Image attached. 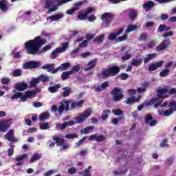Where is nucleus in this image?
Instances as JSON below:
<instances>
[{
    "label": "nucleus",
    "instance_id": "nucleus-1",
    "mask_svg": "<svg viewBox=\"0 0 176 176\" xmlns=\"http://www.w3.org/2000/svg\"><path fill=\"white\" fill-rule=\"evenodd\" d=\"M91 109H89L86 110L84 113L80 114L78 116L74 118V120L65 122L63 124L57 123L56 129V130H65L68 126H74V124L83 123V122L91 115Z\"/></svg>",
    "mask_w": 176,
    "mask_h": 176
},
{
    "label": "nucleus",
    "instance_id": "nucleus-2",
    "mask_svg": "<svg viewBox=\"0 0 176 176\" xmlns=\"http://www.w3.org/2000/svg\"><path fill=\"white\" fill-rule=\"evenodd\" d=\"M46 41L41 39V37H36L34 40H30L25 43V49L27 50L28 54H36L39 50V47L45 45Z\"/></svg>",
    "mask_w": 176,
    "mask_h": 176
},
{
    "label": "nucleus",
    "instance_id": "nucleus-3",
    "mask_svg": "<svg viewBox=\"0 0 176 176\" xmlns=\"http://www.w3.org/2000/svg\"><path fill=\"white\" fill-rule=\"evenodd\" d=\"M71 1L72 0H44V2L45 6L46 9H49V12H56V10L57 9L56 3L60 6L63 5V3L71 2Z\"/></svg>",
    "mask_w": 176,
    "mask_h": 176
},
{
    "label": "nucleus",
    "instance_id": "nucleus-4",
    "mask_svg": "<svg viewBox=\"0 0 176 176\" xmlns=\"http://www.w3.org/2000/svg\"><path fill=\"white\" fill-rule=\"evenodd\" d=\"M19 17L22 21H25L28 23V24H35L36 21H38L35 19V15L32 13V11L31 10H28L24 12H21L19 14Z\"/></svg>",
    "mask_w": 176,
    "mask_h": 176
},
{
    "label": "nucleus",
    "instance_id": "nucleus-5",
    "mask_svg": "<svg viewBox=\"0 0 176 176\" xmlns=\"http://www.w3.org/2000/svg\"><path fill=\"white\" fill-rule=\"evenodd\" d=\"M123 32V29H120L119 31L116 32H113L109 34L108 39L110 42H113V41H116V42H123V41H126L127 39V34H124L122 36H119Z\"/></svg>",
    "mask_w": 176,
    "mask_h": 176
},
{
    "label": "nucleus",
    "instance_id": "nucleus-6",
    "mask_svg": "<svg viewBox=\"0 0 176 176\" xmlns=\"http://www.w3.org/2000/svg\"><path fill=\"white\" fill-rule=\"evenodd\" d=\"M120 69L118 66H113L110 67L108 70H104L102 72V78L103 79H107L109 76H115L118 75Z\"/></svg>",
    "mask_w": 176,
    "mask_h": 176
},
{
    "label": "nucleus",
    "instance_id": "nucleus-7",
    "mask_svg": "<svg viewBox=\"0 0 176 176\" xmlns=\"http://www.w3.org/2000/svg\"><path fill=\"white\" fill-rule=\"evenodd\" d=\"M69 45V44L68 43H63L62 47H58L52 52L50 55V58L54 60V58H56V57H57L60 53H64L66 49H67Z\"/></svg>",
    "mask_w": 176,
    "mask_h": 176
},
{
    "label": "nucleus",
    "instance_id": "nucleus-8",
    "mask_svg": "<svg viewBox=\"0 0 176 176\" xmlns=\"http://www.w3.org/2000/svg\"><path fill=\"white\" fill-rule=\"evenodd\" d=\"M102 20L103 21L102 25L104 28H108L109 27V24H111V21L113 20V15L111 13H104L102 16Z\"/></svg>",
    "mask_w": 176,
    "mask_h": 176
},
{
    "label": "nucleus",
    "instance_id": "nucleus-9",
    "mask_svg": "<svg viewBox=\"0 0 176 176\" xmlns=\"http://www.w3.org/2000/svg\"><path fill=\"white\" fill-rule=\"evenodd\" d=\"M53 140L56 142L58 146L60 147V151H65V149H68L69 146L68 144H64L65 140L64 138L57 136H54Z\"/></svg>",
    "mask_w": 176,
    "mask_h": 176
},
{
    "label": "nucleus",
    "instance_id": "nucleus-10",
    "mask_svg": "<svg viewBox=\"0 0 176 176\" xmlns=\"http://www.w3.org/2000/svg\"><path fill=\"white\" fill-rule=\"evenodd\" d=\"M28 88V84L24 82L16 83L12 93H16L18 91H24Z\"/></svg>",
    "mask_w": 176,
    "mask_h": 176
},
{
    "label": "nucleus",
    "instance_id": "nucleus-11",
    "mask_svg": "<svg viewBox=\"0 0 176 176\" xmlns=\"http://www.w3.org/2000/svg\"><path fill=\"white\" fill-rule=\"evenodd\" d=\"M38 67H41V63L34 61L26 62L23 65L24 69H34V68H38Z\"/></svg>",
    "mask_w": 176,
    "mask_h": 176
},
{
    "label": "nucleus",
    "instance_id": "nucleus-12",
    "mask_svg": "<svg viewBox=\"0 0 176 176\" xmlns=\"http://www.w3.org/2000/svg\"><path fill=\"white\" fill-rule=\"evenodd\" d=\"M111 94L113 96V101H119L121 98H123V94L122 89L119 88H115L112 91Z\"/></svg>",
    "mask_w": 176,
    "mask_h": 176
},
{
    "label": "nucleus",
    "instance_id": "nucleus-13",
    "mask_svg": "<svg viewBox=\"0 0 176 176\" xmlns=\"http://www.w3.org/2000/svg\"><path fill=\"white\" fill-rule=\"evenodd\" d=\"M169 109L164 111V113H160V115H164V116H170L174 111H176V102L175 101H172L169 104Z\"/></svg>",
    "mask_w": 176,
    "mask_h": 176
},
{
    "label": "nucleus",
    "instance_id": "nucleus-14",
    "mask_svg": "<svg viewBox=\"0 0 176 176\" xmlns=\"http://www.w3.org/2000/svg\"><path fill=\"white\" fill-rule=\"evenodd\" d=\"M71 102L69 100H63L60 102V105L58 109V112L61 113L64 110L68 111Z\"/></svg>",
    "mask_w": 176,
    "mask_h": 176
},
{
    "label": "nucleus",
    "instance_id": "nucleus-15",
    "mask_svg": "<svg viewBox=\"0 0 176 176\" xmlns=\"http://www.w3.org/2000/svg\"><path fill=\"white\" fill-rule=\"evenodd\" d=\"M10 120H0V131L2 133H6L8 129L10 127Z\"/></svg>",
    "mask_w": 176,
    "mask_h": 176
},
{
    "label": "nucleus",
    "instance_id": "nucleus-16",
    "mask_svg": "<svg viewBox=\"0 0 176 176\" xmlns=\"http://www.w3.org/2000/svg\"><path fill=\"white\" fill-rule=\"evenodd\" d=\"M28 157V154H23L21 155H18L15 158V161L17 162L16 163V166H20L24 163V160Z\"/></svg>",
    "mask_w": 176,
    "mask_h": 176
},
{
    "label": "nucleus",
    "instance_id": "nucleus-17",
    "mask_svg": "<svg viewBox=\"0 0 176 176\" xmlns=\"http://www.w3.org/2000/svg\"><path fill=\"white\" fill-rule=\"evenodd\" d=\"M14 132L13 130H10L8 133L5 135V138L10 141V142H17L19 139L14 138Z\"/></svg>",
    "mask_w": 176,
    "mask_h": 176
},
{
    "label": "nucleus",
    "instance_id": "nucleus-18",
    "mask_svg": "<svg viewBox=\"0 0 176 176\" xmlns=\"http://www.w3.org/2000/svg\"><path fill=\"white\" fill-rule=\"evenodd\" d=\"M170 45V40H165L162 41L156 48L157 52H162L164 49H167Z\"/></svg>",
    "mask_w": 176,
    "mask_h": 176
},
{
    "label": "nucleus",
    "instance_id": "nucleus-19",
    "mask_svg": "<svg viewBox=\"0 0 176 176\" xmlns=\"http://www.w3.org/2000/svg\"><path fill=\"white\" fill-rule=\"evenodd\" d=\"M163 65V61H160L156 63H153L148 65V71L152 72V71H156L157 68H160Z\"/></svg>",
    "mask_w": 176,
    "mask_h": 176
},
{
    "label": "nucleus",
    "instance_id": "nucleus-20",
    "mask_svg": "<svg viewBox=\"0 0 176 176\" xmlns=\"http://www.w3.org/2000/svg\"><path fill=\"white\" fill-rule=\"evenodd\" d=\"M64 17V14H57L55 15H52L50 16L48 18H47V20H50V21L53 22V21H58L60 19H63Z\"/></svg>",
    "mask_w": 176,
    "mask_h": 176
},
{
    "label": "nucleus",
    "instance_id": "nucleus-21",
    "mask_svg": "<svg viewBox=\"0 0 176 176\" xmlns=\"http://www.w3.org/2000/svg\"><path fill=\"white\" fill-rule=\"evenodd\" d=\"M145 122L146 124H149V126H151V127L153 126H156V120H153L152 116L149 114L146 116Z\"/></svg>",
    "mask_w": 176,
    "mask_h": 176
},
{
    "label": "nucleus",
    "instance_id": "nucleus-22",
    "mask_svg": "<svg viewBox=\"0 0 176 176\" xmlns=\"http://www.w3.org/2000/svg\"><path fill=\"white\" fill-rule=\"evenodd\" d=\"M69 67H70L69 63H63L60 66H59L58 68L54 69L53 74H56V72H58L59 69H60V71H67L68 68H69Z\"/></svg>",
    "mask_w": 176,
    "mask_h": 176
},
{
    "label": "nucleus",
    "instance_id": "nucleus-23",
    "mask_svg": "<svg viewBox=\"0 0 176 176\" xmlns=\"http://www.w3.org/2000/svg\"><path fill=\"white\" fill-rule=\"evenodd\" d=\"M0 9L3 12H8V9H9V4L8 3V1L1 0L0 1Z\"/></svg>",
    "mask_w": 176,
    "mask_h": 176
},
{
    "label": "nucleus",
    "instance_id": "nucleus-24",
    "mask_svg": "<svg viewBox=\"0 0 176 176\" xmlns=\"http://www.w3.org/2000/svg\"><path fill=\"white\" fill-rule=\"evenodd\" d=\"M140 98H141V96L140 95L138 96L137 98L134 97H131L126 100V104H127L128 105H130V104H134V102H140Z\"/></svg>",
    "mask_w": 176,
    "mask_h": 176
},
{
    "label": "nucleus",
    "instance_id": "nucleus-25",
    "mask_svg": "<svg viewBox=\"0 0 176 176\" xmlns=\"http://www.w3.org/2000/svg\"><path fill=\"white\" fill-rule=\"evenodd\" d=\"M41 91L40 89H37V91H27L25 92V94L28 97V98H34L35 96H36V93Z\"/></svg>",
    "mask_w": 176,
    "mask_h": 176
},
{
    "label": "nucleus",
    "instance_id": "nucleus-26",
    "mask_svg": "<svg viewBox=\"0 0 176 176\" xmlns=\"http://www.w3.org/2000/svg\"><path fill=\"white\" fill-rule=\"evenodd\" d=\"M96 64H97V60L94 59L91 61L87 65V67H85L84 69V71H90L92 68H94L96 66Z\"/></svg>",
    "mask_w": 176,
    "mask_h": 176
},
{
    "label": "nucleus",
    "instance_id": "nucleus-27",
    "mask_svg": "<svg viewBox=\"0 0 176 176\" xmlns=\"http://www.w3.org/2000/svg\"><path fill=\"white\" fill-rule=\"evenodd\" d=\"M49 118H50V114L47 112H44L40 114L38 119L41 122H45V120H47Z\"/></svg>",
    "mask_w": 176,
    "mask_h": 176
},
{
    "label": "nucleus",
    "instance_id": "nucleus-28",
    "mask_svg": "<svg viewBox=\"0 0 176 176\" xmlns=\"http://www.w3.org/2000/svg\"><path fill=\"white\" fill-rule=\"evenodd\" d=\"M54 64H48V65H44L42 66L43 69H47L48 72H54Z\"/></svg>",
    "mask_w": 176,
    "mask_h": 176
},
{
    "label": "nucleus",
    "instance_id": "nucleus-29",
    "mask_svg": "<svg viewBox=\"0 0 176 176\" xmlns=\"http://www.w3.org/2000/svg\"><path fill=\"white\" fill-rule=\"evenodd\" d=\"M42 157V155L38 153H35L32 155L31 159H30V163H34V162H36L37 160H39Z\"/></svg>",
    "mask_w": 176,
    "mask_h": 176
},
{
    "label": "nucleus",
    "instance_id": "nucleus-30",
    "mask_svg": "<svg viewBox=\"0 0 176 176\" xmlns=\"http://www.w3.org/2000/svg\"><path fill=\"white\" fill-rule=\"evenodd\" d=\"M93 130H94V126H89L83 129H81L80 133L82 134H89V133H91V131H93Z\"/></svg>",
    "mask_w": 176,
    "mask_h": 176
},
{
    "label": "nucleus",
    "instance_id": "nucleus-31",
    "mask_svg": "<svg viewBox=\"0 0 176 176\" xmlns=\"http://www.w3.org/2000/svg\"><path fill=\"white\" fill-rule=\"evenodd\" d=\"M142 63V58H133L131 61V65H134L135 67H138V65H141Z\"/></svg>",
    "mask_w": 176,
    "mask_h": 176
},
{
    "label": "nucleus",
    "instance_id": "nucleus-32",
    "mask_svg": "<svg viewBox=\"0 0 176 176\" xmlns=\"http://www.w3.org/2000/svg\"><path fill=\"white\" fill-rule=\"evenodd\" d=\"M153 5L154 3L153 1H148L146 3L143 5V7L146 12H148V10L153 8Z\"/></svg>",
    "mask_w": 176,
    "mask_h": 176
},
{
    "label": "nucleus",
    "instance_id": "nucleus-33",
    "mask_svg": "<svg viewBox=\"0 0 176 176\" xmlns=\"http://www.w3.org/2000/svg\"><path fill=\"white\" fill-rule=\"evenodd\" d=\"M155 57H156V54H148L147 56L144 59V63L146 64V63H149V61H151V60L154 59Z\"/></svg>",
    "mask_w": 176,
    "mask_h": 176
},
{
    "label": "nucleus",
    "instance_id": "nucleus-34",
    "mask_svg": "<svg viewBox=\"0 0 176 176\" xmlns=\"http://www.w3.org/2000/svg\"><path fill=\"white\" fill-rule=\"evenodd\" d=\"M170 30H171V28L164 25H160L158 28V32H163V31H170Z\"/></svg>",
    "mask_w": 176,
    "mask_h": 176
},
{
    "label": "nucleus",
    "instance_id": "nucleus-35",
    "mask_svg": "<svg viewBox=\"0 0 176 176\" xmlns=\"http://www.w3.org/2000/svg\"><path fill=\"white\" fill-rule=\"evenodd\" d=\"M70 75H72L70 71L64 72L61 75L62 80H67Z\"/></svg>",
    "mask_w": 176,
    "mask_h": 176
},
{
    "label": "nucleus",
    "instance_id": "nucleus-36",
    "mask_svg": "<svg viewBox=\"0 0 176 176\" xmlns=\"http://www.w3.org/2000/svg\"><path fill=\"white\" fill-rule=\"evenodd\" d=\"M142 87H140L138 89V93H144V91H146V87H148V86H149V83L148 82H144L142 85Z\"/></svg>",
    "mask_w": 176,
    "mask_h": 176
},
{
    "label": "nucleus",
    "instance_id": "nucleus-37",
    "mask_svg": "<svg viewBox=\"0 0 176 176\" xmlns=\"http://www.w3.org/2000/svg\"><path fill=\"white\" fill-rule=\"evenodd\" d=\"M39 83V79L37 78H33L30 82V87H36V85Z\"/></svg>",
    "mask_w": 176,
    "mask_h": 176
},
{
    "label": "nucleus",
    "instance_id": "nucleus-38",
    "mask_svg": "<svg viewBox=\"0 0 176 176\" xmlns=\"http://www.w3.org/2000/svg\"><path fill=\"white\" fill-rule=\"evenodd\" d=\"M21 75H23V71L20 69H16L13 70L12 72V76H21Z\"/></svg>",
    "mask_w": 176,
    "mask_h": 176
},
{
    "label": "nucleus",
    "instance_id": "nucleus-39",
    "mask_svg": "<svg viewBox=\"0 0 176 176\" xmlns=\"http://www.w3.org/2000/svg\"><path fill=\"white\" fill-rule=\"evenodd\" d=\"M135 30H137V25H129L125 30V32L126 34H129L130 32H132V31H135Z\"/></svg>",
    "mask_w": 176,
    "mask_h": 176
},
{
    "label": "nucleus",
    "instance_id": "nucleus-40",
    "mask_svg": "<svg viewBox=\"0 0 176 176\" xmlns=\"http://www.w3.org/2000/svg\"><path fill=\"white\" fill-rule=\"evenodd\" d=\"M137 14H138L137 10H131L129 12V17L131 20H135V19L137 17Z\"/></svg>",
    "mask_w": 176,
    "mask_h": 176
},
{
    "label": "nucleus",
    "instance_id": "nucleus-41",
    "mask_svg": "<svg viewBox=\"0 0 176 176\" xmlns=\"http://www.w3.org/2000/svg\"><path fill=\"white\" fill-rule=\"evenodd\" d=\"M60 87H61V86L60 85H56L50 87L49 88V91L51 93H56V91H57V90H58V89H60Z\"/></svg>",
    "mask_w": 176,
    "mask_h": 176
},
{
    "label": "nucleus",
    "instance_id": "nucleus-42",
    "mask_svg": "<svg viewBox=\"0 0 176 176\" xmlns=\"http://www.w3.org/2000/svg\"><path fill=\"white\" fill-rule=\"evenodd\" d=\"M63 97H68V96H69V94H71V88L69 87H65L63 88Z\"/></svg>",
    "mask_w": 176,
    "mask_h": 176
},
{
    "label": "nucleus",
    "instance_id": "nucleus-43",
    "mask_svg": "<svg viewBox=\"0 0 176 176\" xmlns=\"http://www.w3.org/2000/svg\"><path fill=\"white\" fill-rule=\"evenodd\" d=\"M38 79V82H47L49 81V76H45V75H41L39 77L37 78Z\"/></svg>",
    "mask_w": 176,
    "mask_h": 176
},
{
    "label": "nucleus",
    "instance_id": "nucleus-44",
    "mask_svg": "<svg viewBox=\"0 0 176 176\" xmlns=\"http://www.w3.org/2000/svg\"><path fill=\"white\" fill-rule=\"evenodd\" d=\"M50 129V126L49 125V123H41L40 124V129L41 130H49Z\"/></svg>",
    "mask_w": 176,
    "mask_h": 176
},
{
    "label": "nucleus",
    "instance_id": "nucleus-45",
    "mask_svg": "<svg viewBox=\"0 0 176 176\" xmlns=\"http://www.w3.org/2000/svg\"><path fill=\"white\" fill-rule=\"evenodd\" d=\"M13 153H14V145H11L10 148L8 150V155L10 157H12V156H13Z\"/></svg>",
    "mask_w": 176,
    "mask_h": 176
},
{
    "label": "nucleus",
    "instance_id": "nucleus-46",
    "mask_svg": "<svg viewBox=\"0 0 176 176\" xmlns=\"http://www.w3.org/2000/svg\"><path fill=\"white\" fill-rule=\"evenodd\" d=\"M50 49H52V45H47L43 47L42 50L38 52V54L46 53V52H47V50H50Z\"/></svg>",
    "mask_w": 176,
    "mask_h": 176
},
{
    "label": "nucleus",
    "instance_id": "nucleus-47",
    "mask_svg": "<svg viewBox=\"0 0 176 176\" xmlns=\"http://www.w3.org/2000/svg\"><path fill=\"white\" fill-rule=\"evenodd\" d=\"M80 70V66H79V65H77L73 67V68L70 70V72L72 75V74H76V72H79Z\"/></svg>",
    "mask_w": 176,
    "mask_h": 176
},
{
    "label": "nucleus",
    "instance_id": "nucleus-48",
    "mask_svg": "<svg viewBox=\"0 0 176 176\" xmlns=\"http://www.w3.org/2000/svg\"><path fill=\"white\" fill-rule=\"evenodd\" d=\"M83 105V100H80L78 102H72V108H76V107H82Z\"/></svg>",
    "mask_w": 176,
    "mask_h": 176
},
{
    "label": "nucleus",
    "instance_id": "nucleus-49",
    "mask_svg": "<svg viewBox=\"0 0 176 176\" xmlns=\"http://www.w3.org/2000/svg\"><path fill=\"white\" fill-rule=\"evenodd\" d=\"M130 58H131V53H130V51H126L125 55L122 57V60H130Z\"/></svg>",
    "mask_w": 176,
    "mask_h": 176
},
{
    "label": "nucleus",
    "instance_id": "nucleus-50",
    "mask_svg": "<svg viewBox=\"0 0 176 176\" xmlns=\"http://www.w3.org/2000/svg\"><path fill=\"white\" fill-rule=\"evenodd\" d=\"M12 56L14 58H20V57H21V51L18 52H16V51H12Z\"/></svg>",
    "mask_w": 176,
    "mask_h": 176
},
{
    "label": "nucleus",
    "instance_id": "nucleus-51",
    "mask_svg": "<svg viewBox=\"0 0 176 176\" xmlns=\"http://www.w3.org/2000/svg\"><path fill=\"white\" fill-rule=\"evenodd\" d=\"M65 138L67 140H74V138H78V134L76 133H70L65 135Z\"/></svg>",
    "mask_w": 176,
    "mask_h": 176
},
{
    "label": "nucleus",
    "instance_id": "nucleus-52",
    "mask_svg": "<svg viewBox=\"0 0 176 176\" xmlns=\"http://www.w3.org/2000/svg\"><path fill=\"white\" fill-rule=\"evenodd\" d=\"M156 41H152L149 42L147 45H144V48L146 49V47H150L151 49L152 47H154V46H156Z\"/></svg>",
    "mask_w": 176,
    "mask_h": 176
},
{
    "label": "nucleus",
    "instance_id": "nucleus-53",
    "mask_svg": "<svg viewBox=\"0 0 176 176\" xmlns=\"http://www.w3.org/2000/svg\"><path fill=\"white\" fill-rule=\"evenodd\" d=\"M90 170H91V166H89V168L85 169L83 173H80V174H83V176H91Z\"/></svg>",
    "mask_w": 176,
    "mask_h": 176
},
{
    "label": "nucleus",
    "instance_id": "nucleus-54",
    "mask_svg": "<svg viewBox=\"0 0 176 176\" xmlns=\"http://www.w3.org/2000/svg\"><path fill=\"white\" fill-rule=\"evenodd\" d=\"M167 139H164L160 144L161 148H168V144H167Z\"/></svg>",
    "mask_w": 176,
    "mask_h": 176
},
{
    "label": "nucleus",
    "instance_id": "nucleus-55",
    "mask_svg": "<svg viewBox=\"0 0 176 176\" xmlns=\"http://www.w3.org/2000/svg\"><path fill=\"white\" fill-rule=\"evenodd\" d=\"M104 38H105V36L104 34H101L100 36H98L94 38L95 42L100 43L104 41Z\"/></svg>",
    "mask_w": 176,
    "mask_h": 176
},
{
    "label": "nucleus",
    "instance_id": "nucleus-56",
    "mask_svg": "<svg viewBox=\"0 0 176 176\" xmlns=\"http://www.w3.org/2000/svg\"><path fill=\"white\" fill-rule=\"evenodd\" d=\"M108 113H111V110H107V111H104L103 114L102 116V119L103 120H106V119H108V117L109 115Z\"/></svg>",
    "mask_w": 176,
    "mask_h": 176
},
{
    "label": "nucleus",
    "instance_id": "nucleus-57",
    "mask_svg": "<svg viewBox=\"0 0 176 176\" xmlns=\"http://www.w3.org/2000/svg\"><path fill=\"white\" fill-rule=\"evenodd\" d=\"M1 82L2 85H9V83H10V78L3 77L1 78Z\"/></svg>",
    "mask_w": 176,
    "mask_h": 176
},
{
    "label": "nucleus",
    "instance_id": "nucleus-58",
    "mask_svg": "<svg viewBox=\"0 0 176 176\" xmlns=\"http://www.w3.org/2000/svg\"><path fill=\"white\" fill-rule=\"evenodd\" d=\"M113 113L116 116H119L120 115H123V111L120 109H114L112 111Z\"/></svg>",
    "mask_w": 176,
    "mask_h": 176
},
{
    "label": "nucleus",
    "instance_id": "nucleus-59",
    "mask_svg": "<svg viewBox=\"0 0 176 176\" xmlns=\"http://www.w3.org/2000/svg\"><path fill=\"white\" fill-rule=\"evenodd\" d=\"M20 97H21V92H16L12 96L11 100H17V98H20Z\"/></svg>",
    "mask_w": 176,
    "mask_h": 176
},
{
    "label": "nucleus",
    "instance_id": "nucleus-60",
    "mask_svg": "<svg viewBox=\"0 0 176 176\" xmlns=\"http://www.w3.org/2000/svg\"><path fill=\"white\" fill-rule=\"evenodd\" d=\"M170 72L169 70L165 69L161 72L160 74V76L163 77V76H167L168 75V73Z\"/></svg>",
    "mask_w": 176,
    "mask_h": 176
},
{
    "label": "nucleus",
    "instance_id": "nucleus-61",
    "mask_svg": "<svg viewBox=\"0 0 176 176\" xmlns=\"http://www.w3.org/2000/svg\"><path fill=\"white\" fill-rule=\"evenodd\" d=\"M76 10H78V8H73L71 10H68L66 11L67 14H74V13H75V12H76Z\"/></svg>",
    "mask_w": 176,
    "mask_h": 176
},
{
    "label": "nucleus",
    "instance_id": "nucleus-62",
    "mask_svg": "<svg viewBox=\"0 0 176 176\" xmlns=\"http://www.w3.org/2000/svg\"><path fill=\"white\" fill-rule=\"evenodd\" d=\"M25 122L28 126H31V124H32V121H31V118H30V116L28 117H25Z\"/></svg>",
    "mask_w": 176,
    "mask_h": 176
},
{
    "label": "nucleus",
    "instance_id": "nucleus-63",
    "mask_svg": "<svg viewBox=\"0 0 176 176\" xmlns=\"http://www.w3.org/2000/svg\"><path fill=\"white\" fill-rule=\"evenodd\" d=\"M105 140V137L102 135H96V141L98 142H101V141H104Z\"/></svg>",
    "mask_w": 176,
    "mask_h": 176
},
{
    "label": "nucleus",
    "instance_id": "nucleus-64",
    "mask_svg": "<svg viewBox=\"0 0 176 176\" xmlns=\"http://www.w3.org/2000/svg\"><path fill=\"white\" fill-rule=\"evenodd\" d=\"M84 3H85V1H78L74 3V8H77L78 10L79 8H80V6H82V5L84 4Z\"/></svg>",
    "mask_w": 176,
    "mask_h": 176
}]
</instances>
